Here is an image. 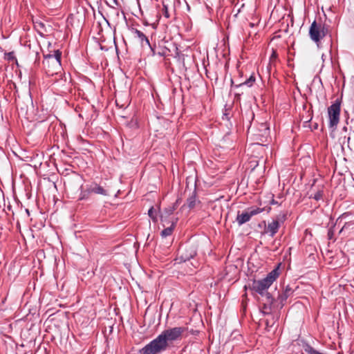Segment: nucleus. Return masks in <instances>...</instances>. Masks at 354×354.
<instances>
[{
  "label": "nucleus",
  "instance_id": "obj_18",
  "mask_svg": "<svg viewBox=\"0 0 354 354\" xmlns=\"http://www.w3.org/2000/svg\"><path fill=\"white\" fill-rule=\"evenodd\" d=\"M322 196H323V191L319 190L315 194V195L313 196V198L314 199H315L316 201H319L322 198Z\"/></svg>",
  "mask_w": 354,
  "mask_h": 354
},
{
  "label": "nucleus",
  "instance_id": "obj_14",
  "mask_svg": "<svg viewBox=\"0 0 354 354\" xmlns=\"http://www.w3.org/2000/svg\"><path fill=\"white\" fill-rule=\"evenodd\" d=\"M131 32L134 35L135 37H138L140 39L142 44H143V43L145 42V44L147 46H150L149 41L147 39V37L144 35L143 32H142L140 30L135 29V28H132Z\"/></svg>",
  "mask_w": 354,
  "mask_h": 354
},
{
  "label": "nucleus",
  "instance_id": "obj_9",
  "mask_svg": "<svg viewBox=\"0 0 354 354\" xmlns=\"http://www.w3.org/2000/svg\"><path fill=\"white\" fill-rule=\"evenodd\" d=\"M181 261H186L193 258L196 254V251L193 246L180 248L179 250Z\"/></svg>",
  "mask_w": 354,
  "mask_h": 354
},
{
  "label": "nucleus",
  "instance_id": "obj_16",
  "mask_svg": "<svg viewBox=\"0 0 354 354\" xmlns=\"http://www.w3.org/2000/svg\"><path fill=\"white\" fill-rule=\"evenodd\" d=\"M175 225L176 222L173 221L169 227L165 228L160 233L161 236L162 238H166L167 236H170L174 231Z\"/></svg>",
  "mask_w": 354,
  "mask_h": 354
},
{
  "label": "nucleus",
  "instance_id": "obj_6",
  "mask_svg": "<svg viewBox=\"0 0 354 354\" xmlns=\"http://www.w3.org/2000/svg\"><path fill=\"white\" fill-rule=\"evenodd\" d=\"M340 105V101L337 100L332 105L328 108L329 126L330 127H336L339 121Z\"/></svg>",
  "mask_w": 354,
  "mask_h": 354
},
{
  "label": "nucleus",
  "instance_id": "obj_19",
  "mask_svg": "<svg viewBox=\"0 0 354 354\" xmlns=\"http://www.w3.org/2000/svg\"><path fill=\"white\" fill-rule=\"evenodd\" d=\"M5 59L7 60H9V61L15 59V57L14 53L10 52V53H5Z\"/></svg>",
  "mask_w": 354,
  "mask_h": 354
},
{
  "label": "nucleus",
  "instance_id": "obj_24",
  "mask_svg": "<svg viewBox=\"0 0 354 354\" xmlns=\"http://www.w3.org/2000/svg\"><path fill=\"white\" fill-rule=\"evenodd\" d=\"M161 221L164 222V219H163V216H161Z\"/></svg>",
  "mask_w": 354,
  "mask_h": 354
},
{
  "label": "nucleus",
  "instance_id": "obj_5",
  "mask_svg": "<svg viewBox=\"0 0 354 354\" xmlns=\"http://www.w3.org/2000/svg\"><path fill=\"white\" fill-rule=\"evenodd\" d=\"M286 219V214H278L274 219L265 226L264 233L268 234L269 236L273 237L278 232L281 225L283 223Z\"/></svg>",
  "mask_w": 354,
  "mask_h": 354
},
{
  "label": "nucleus",
  "instance_id": "obj_3",
  "mask_svg": "<svg viewBox=\"0 0 354 354\" xmlns=\"http://www.w3.org/2000/svg\"><path fill=\"white\" fill-rule=\"evenodd\" d=\"M61 56L62 53L57 50L54 54H48L44 56L43 64L44 65L46 73L48 75L57 74L61 69Z\"/></svg>",
  "mask_w": 354,
  "mask_h": 354
},
{
  "label": "nucleus",
  "instance_id": "obj_22",
  "mask_svg": "<svg viewBox=\"0 0 354 354\" xmlns=\"http://www.w3.org/2000/svg\"><path fill=\"white\" fill-rule=\"evenodd\" d=\"M86 198V194L85 192H82L80 194V200H83Z\"/></svg>",
  "mask_w": 354,
  "mask_h": 354
},
{
  "label": "nucleus",
  "instance_id": "obj_23",
  "mask_svg": "<svg viewBox=\"0 0 354 354\" xmlns=\"http://www.w3.org/2000/svg\"><path fill=\"white\" fill-rule=\"evenodd\" d=\"M271 203H272V204H275V203H277L274 201V199H272V201Z\"/></svg>",
  "mask_w": 354,
  "mask_h": 354
},
{
  "label": "nucleus",
  "instance_id": "obj_12",
  "mask_svg": "<svg viewBox=\"0 0 354 354\" xmlns=\"http://www.w3.org/2000/svg\"><path fill=\"white\" fill-rule=\"evenodd\" d=\"M293 293V290L289 286H287L285 288V290L279 295V297H278V301L280 302L281 304V307H282L284 304V301H286V299L290 296L292 295Z\"/></svg>",
  "mask_w": 354,
  "mask_h": 354
},
{
  "label": "nucleus",
  "instance_id": "obj_4",
  "mask_svg": "<svg viewBox=\"0 0 354 354\" xmlns=\"http://www.w3.org/2000/svg\"><path fill=\"white\" fill-rule=\"evenodd\" d=\"M271 208H261V207H250L247 209L245 212L241 214H238L236 216V221L239 225H241L248 221H249L252 216H255L258 214L263 212L266 210L268 213L270 212Z\"/></svg>",
  "mask_w": 354,
  "mask_h": 354
},
{
  "label": "nucleus",
  "instance_id": "obj_15",
  "mask_svg": "<svg viewBox=\"0 0 354 354\" xmlns=\"http://www.w3.org/2000/svg\"><path fill=\"white\" fill-rule=\"evenodd\" d=\"M198 201L196 198L195 191H194L191 196L187 198V203L189 209H193L196 207Z\"/></svg>",
  "mask_w": 354,
  "mask_h": 354
},
{
  "label": "nucleus",
  "instance_id": "obj_21",
  "mask_svg": "<svg viewBox=\"0 0 354 354\" xmlns=\"http://www.w3.org/2000/svg\"><path fill=\"white\" fill-rule=\"evenodd\" d=\"M176 209V207L175 205H174L173 207H169L168 209H166V213L168 214V215H170V214H172L174 211Z\"/></svg>",
  "mask_w": 354,
  "mask_h": 354
},
{
  "label": "nucleus",
  "instance_id": "obj_10",
  "mask_svg": "<svg viewBox=\"0 0 354 354\" xmlns=\"http://www.w3.org/2000/svg\"><path fill=\"white\" fill-rule=\"evenodd\" d=\"M87 192L88 194L93 193L103 196L108 195V192L106 189H104L102 186L95 183L89 185L87 189Z\"/></svg>",
  "mask_w": 354,
  "mask_h": 354
},
{
  "label": "nucleus",
  "instance_id": "obj_20",
  "mask_svg": "<svg viewBox=\"0 0 354 354\" xmlns=\"http://www.w3.org/2000/svg\"><path fill=\"white\" fill-rule=\"evenodd\" d=\"M162 13L166 18L169 17L167 6L163 4Z\"/></svg>",
  "mask_w": 354,
  "mask_h": 354
},
{
  "label": "nucleus",
  "instance_id": "obj_8",
  "mask_svg": "<svg viewBox=\"0 0 354 354\" xmlns=\"http://www.w3.org/2000/svg\"><path fill=\"white\" fill-rule=\"evenodd\" d=\"M270 134V128L266 122H262L259 124L256 133H254L256 139L259 141H264Z\"/></svg>",
  "mask_w": 354,
  "mask_h": 354
},
{
  "label": "nucleus",
  "instance_id": "obj_7",
  "mask_svg": "<svg viewBox=\"0 0 354 354\" xmlns=\"http://www.w3.org/2000/svg\"><path fill=\"white\" fill-rule=\"evenodd\" d=\"M309 35L313 41L319 42L325 36L324 27L314 21L310 26Z\"/></svg>",
  "mask_w": 354,
  "mask_h": 354
},
{
  "label": "nucleus",
  "instance_id": "obj_17",
  "mask_svg": "<svg viewBox=\"0 0 354 354\" xmlns=\"http://www.w3.org/2000/svg\"><path fill=\"white\" fill-rule=\"evenodd\" d=\"M149 216L151 218L153 222L156 223L158 221V214L154 209L153 207H151L148 211Z\"/></svg>",
  "mask_w": 354,
  "mask_h": 354
},
{
  "label": "nucleus",
  "instance_id": "obj_2",
  "mask_svg": "<svg viewBox=\"0 0 354 354\" xmlns=\"http://www.w3.org/2000/svg\"><path fill=\"white\" fill-rule=\"evenodd\" d=\"M279 275L278 268L272 270L264 279L261 280H254L252 283V288L255 292L265 297L267 292H265L277 279Z\"/></svg>",
  "mask_w": 354,
  "mask_h": 354
},
{
  "label": "nucleus",
  "instance_id": "obj_13",
  "mask_svg": "<svg viewBox=\"0 0 354 354\" xmlns=\"http://www.w3.org/2000/svg\"><path fill=\"white\" fill-rule=\"evenodd\" d=\"M265 299L266 302L263 304V312L265 313H270L274 299L272 297V295L268 292L265 295Z\"/></svg>",
  "mask_w": 354,
  "mask_h": 354
},
{
  "label": "nucleus",
  "instance_id": "obj_1",
  "mask_svg": "<svg viewBox=\"0 0 354 354\" xmlns=\"http://www.w3.org/2000/svg\"><path fill=\"white\" fill-rule=\"evenodd\" d=\"M186 330L185 327H174L164 330L156 338L145 346L140 354H159L168 347V342L180 339Z\"/></svg>",
  "mask_w": 354,
  "mask_h": 354
},
{
  "label": "nucleus",
  "instance_id": "obj_11",
  "mask_svg": "<svg viewBox=\"0 0 354 354\" xmlns=\"http://www.w3.org/2000/svg\"><path fill=\"white\" fill-rule=\"evenodd\" d=\"M256 78L254 74H251L250 77L246 79L245 81L239 82L237 84H234V81L232 80V84L235 88H241L244 86H246L248 87H251L253 86L254 83L255 82Z\"/></svg>",
  "mask_w": 354,
  "mask_h": 354
}]
</instances>
